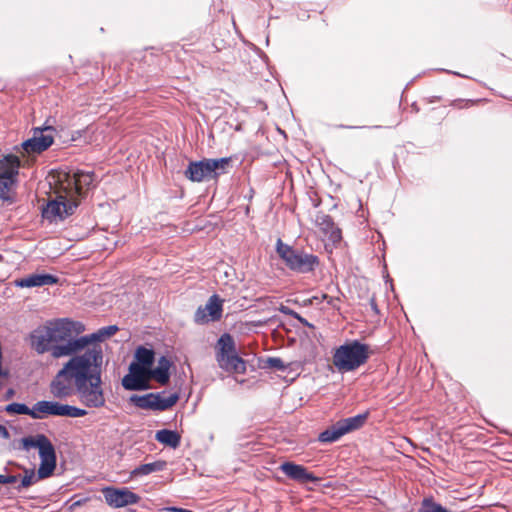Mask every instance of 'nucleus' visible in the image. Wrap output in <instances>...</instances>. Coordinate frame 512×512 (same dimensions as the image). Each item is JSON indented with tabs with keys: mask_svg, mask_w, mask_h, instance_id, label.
<instances>
[{
	"mask_svg": "<svg viewBox=\"0 0 512 512\" xmlns=\"http://www.w3.org/2000/svg\"><path fill=\"white\" fill-rule=\"evenodd\" d=\"M53 141L54 133L52 128L35 129L33 136L24 141L20 148L16 147L15 151L21 154L25 159V163L29 164L36 155L47 150L53 144Z\"/></svg>",
	"mask_w": 512,
	"mask_h": 512,
	"instance_id": "obj_11",
	"label": "nucleus"
},
{
	"mask_svg": "<svg viewBox=\"0 0 512 512\" xmlns=\"http://www.w3.org/2000/svg\"><path fill=\"white\" fill-rule=\"evenodd\" d=\"M341 231L336 226L330 229L327 233L326 241H323L325 244V247L332 248L336 246L341 241Z\"/></svg>",
	"mask_w": 512,
	"mask_h": 512,
	"instance_id": "obj_29",
	"label": "nucleus"
},
{
	"mask_svg": "<svg viewBox=\"0 0 512 512\" xmlns=\"http://www.w3.org/2000/svg\"><path fill=\"white\" fill-rule=\"evenodd\" d=\"M165 466L166 463L164 461H155L153 463L143 464L131 471V477L145 476L153 472L161 471Z\"/></svg>",
	"mask_w": 512,
	"mask_h": 512,
	"instance_id": "obj_22",
	"label": "nucleus"
},
{
	"mask_svg": "<svg viewBox=\"0 0 512 512\" xmlns=\"http://www.w3.org/2000/svg\"><path fill=\"white\" fill-rule=\"evenodd\" d=\"M117 326H107L99 329L97 332L78 337L77 339L70 340L66 344L62 346L55 347L53 349V357L54 358H62L67 357L73 353H77L87 347V345L96 344V342L103 341L111 336H113L117 332Z\"/></svg>",
	"mask_w": 512,
	"mask_h": 512,
	"instance_id": "obj_8",
	"label": "nucleus"
},
{
	"mask_svg": "<svg viewBox=\"0 0 512 512\" xmlns=\"http://www.w3.org/2000/svg\"><path fill=\"white\" fill-rule=\"evenodd\" d=\"M94 175L82 171H52L47 176L49 191L42 215L51 222L62 221L72 215L84 191L92 185Z\"/></svg>",
	"mask_w": 512,
	"mask_h": 512,
	"instance_id": "obj_1",
	"label": "nucleus"
},
{
	"mask_svg": "<svg viewBox=\"0 0 512 512\" xmlns=\"http://www.w3.org/2000/svg\"><path fill=\"white\" fill-rule=\"evenodd\" d=\"M16 184L15 178L0 176V199L3 201L12 202L14 198V186Z\"/></svg>",
	"mask_w": 512,
	"mask_h": 512,
	"instance_id": "obj_23",
	"label": "nucleus"
},
{
	"mask_svg": "<svg viewBox=\"0 0 512 512\" xmlns=\"http://www.w3.org/2000/svg\"><path fill=\"white\" fill-rule=\"evenodd\" d=\"M18 480L17 476L13 475H2L0 474V484H11L16 483Z\"/></svg>",
	"mask_w": 512,
	"mask_h": 512,
	"instance_id": "obj_31",
	"label": "nucleus"
},
{
	"mask_svg": "<svg viewBox=\"0 0 512 512\" xmlns=\"http://www.w3.org/2000/svg\"><path fill=\"white\" fill-rule=\"evenodd\" d=\"M281 471L290 479L301 484L319 482V478L309 472L304 466L293 462H285L280 466Z\"/></svg>",
	"mask_w": 512,
	"mask_h": 512,
	"instance_id": "obj_18",
	"label": "nucleus"
},
{
	"mask_svg": "<svg viewBox=\"0 0 512 512\" xmlns=\"http://www.w3.org/2000/svg\"><path fill=\"white\" fill-rule=\"evenodd\" d=\"M371 350L368 345L357 341H347L333 350L332 364L339 373L353 372L369 359Z\"/></svg>",
	"mask_w": 512,
	"mask_h": 512,
	"instance_id": "obj_5",
	"label": "nucleus"
},
{
	"mask_svg": "<svg viewBox=\"0 0 512 512\" xmlns=\"http://www.w3.org/2000/svg\"><path fill=\"white\" fill-rule=\"evenodd\" d=\"M20 159L13 154H7L0 157V176L17 178Z\"/></svg>",
	"mask_w": 512,
	"mask_h": 512,
	"instance_id": "obj_20",
	"label": "nucleus"
},
{
	"mask_svg": "<svg viewBox=\"0 0 512 512\" xmlns=\"http://www.w3.org/2000/svg\"><path fill=\"white\" fill-rule=\"evenodd\" d=\"M276 250L279 256L285 261L286 265L292 270L308 272L311 271L317 263L316 257L294 251L280 239L277 241Z\"/></svg>",
	"mask_w": 512,
	"mask_h": 512,
	"instance_id": "obj_12",
	"label": "nucleus"
},
{
	"mask_svg": "<svg viewBox=\"0 0 512 512\" xmlns=\"http://www.w3.org/2000/svg\"><path fill=\"white\" fill-rule=\"evenodd\" d=\"M72 356L65 364L75 377V383L101 377L104 364V354L99 344L87 345L84 349Z\"/></svg>",
	"mask_w": 512,
	"mask_h": 512,
	"instance_id": "obj_4",
	"label": "nucleus"
},
{
	"mask_svg": "<svg viewBox=\"0 0 512 512\" xmlns=\"http://www.w3.org/2000/svg\"><path fill=\"white\" fill-rule=\"evenodd\" d=\"M344 435L339 423L337 422L319 435L321 442H334Z\"/></svg>",
	"mask_w": 512,
	"mask_h": 512,
	"instance_id": "obj_26",
	"label": "nucleus"
},
{
	"mask_svg": "<svg viewBox=\"0 0 512 512\" xmlns=\"http://www.w3.org/2000/svg\"><path fill=\"white\" fill-rule=\"evenodd\" d=\"M229 158L204 159L189 164L186 176L193 182H201L218 177L229 166Z\"/></svg>",
	"mask_w": 512,
	"mask_h": 512,
	"instance_id": "obj_9",
	"label": "nucleus"
},
{
	"mask_svg": "<svg viewBox=\"0 0 512 512\" xmlns=\"http://www.w3.org/2000/svg\"><path fill=\"white\" fill-rule=\"evenodd\" d=\"M101 384L102 379L99 376H96L95 379L75 383L80 402L89 408L104 406L105 397Z\"/></svg>",
	"mask_w": 512,
	"mask_h": 512,
	"instance_id": "obj_13",
	"label": "nucleus"
},
{
	"mask_svg": "<svg viewBox=\"0 0 512 512\" xmlns=\"http://www.w3.org/2000/svg\"><path fill=\"white\" fill-rule=\"evenodd\" d=\"M75 377L66 364L58 371L49 385L50 393L54 398L66 399L75 392Z\"/></svg>",
	"mask_w": 512,
	"mask_h": 512,
	"instance_id": "obj_15",
	"label": "nucleus"
},
{
	"mask_svg": "<svg viewBox=\"0 0 512 512\" xmlns=\"http://www.w3.org/2000/svg\"><path fill=\"white\" fill-rule=\"evenodd\" d=\"M179 399L177 393L164 396L162 393H148L145 395H132L129 402L140 409L164 411L173 407Z\"/></svg>",
	"mask_w": 512,
	"mask_h": 512,
	"instance_id": "obj_14",
	"label": "nucleus"
},
{
	"mask_svg": "<svg viewBox=\"0 0 512 512\" xmlns=\"http://www.w3.org/2000/svg\"><path fill=\"white\" fill-rule=\"evenodd\" d=\"M365 420H366L365 415H357L354 417H350V418L341 420L338 423L345 435L346 433H349L351 431H354V430L360 428L364 424Z\"/></svg>",
	"mask_w": 512,
	"mask_h": 512,
	"instance_id": "obj_24",
	"label": "nucleus"
},
{
	"mask_svg": "<svg viewBox=\"0 0 512 512\" xmlns=\"http://www.w3.org/2000/svg\"><path fill=\"white\" fill-rule=\"evenodd\" d=\"M33 419H44L47 417H70L80 418L88 414L85 409L63 404L54 400H42L34 404Z\"/></svg>",
	"mask_w": 512,
	"mask_h": 512,
	"instance_id": "obj_10",
	"label": "nucleus"
},
{
	"mask_svg": "<svg viewBox=\"0 0 512 512\" xmlns=\"http://www.w3.org/2000/svg\"><path fill=\"white\" fill-rule=\"evenodd\" d=\"M222 311V300L217 295H213L204 306L197 309L194 320L200 325L217 321L221 318Z\"/></svg>",
	"mask_w": 512,
	"mask_h": 512,
	"instance_id": "obj_17",
	"label": "nucleus"
},
{
	"mask_svg": "<svg viewBox=\"0 0 512 512\" xmlns=\"http://www.w3.org/2000/svg\"><path fill=\"white\" fill-rule=\"evenodd\" d=\"M155 439L163 445L176 448L180 444L181 436L176 431L163 429L156 432Z\"/></svg>",
	"mask_w": 512,
	"mask_h": 512,
	"instance_id": "obj_21",
	"label": "nucleus"
},
{
	"mask_svg": "<svg viewBox=\"0 0 512 512\" xmlns=\"http://www.w3.org/2000/svg\"><path fill=\"white\" fill-rule=\"evenodd\" d=\"M5 410L10 414H23L29 415L33 418L34 405L29 408L27 405L22 403H11L6 406Z\"/></svg>",
	"mask_w": 512,
	"mask_h": 512,
	"instance_id": "obj_28",
	"label": "nucleus"
},
{
	"mask_svg": "<svg viewBox=\"0 0 512 512\" xmlns=\"http://www.w3.org/2000/svg\"><path fill=\"white\" fill-rule=\"evenodd\" d=\"M25 450L35 448L38 450L40 465L38 468L40 478H48L56 469V453L51 441L43 434L28 436L21 440Z\"/></svg>",
	"mask_w": 512,
	"mask_h": 512,
	"instance_id": "obj_6",
	"label": "nucleus"
},
{
	"mask_svg": "<svg viewBox=\"0 0 512 512\" xmlns=\"http://www.w3.org/2000/svg\"><path fill=\"white\" fill-rule=\"evenodd\" d=\"M85 331V326L79 321L68 318L53 319L33 330L29 336L31 347L39 354L51 351Z\"/></svg>",
	"mask_w": 512,
	"mask_h": 512,
	"instance_id": "obj_3",
	"label": "nucleus"
},
{
	"mask_svg": "<svg viewBox=\"0 0 512 512\" xmlns=\"http://www.w3.org/2000/svg\"><path fill=\"white\" fill-rule=\"evenodd\" d=\"M106 503L114 508L137 504L140 497L128 488L107 487L102 490Z\"/></svg>",
	"mask_w": 512,
	"mask_h": 512,
	"instance_id": "obj_16",
	"label": "nucleus"
},
{
	"mask_svg": "<svg viewBox=\"0 0 512 512\" xmlns=\"http://www.w3.org/2000/svg\"><path fill=\"white\" fill-rule=\"evenodd\" d=\"M315 221L317 226L316 233L322 241H326L327 233L335 226L334 223L326 215H318Z\"/></svg>",
	"mask_w": 512,
	"mask_h": 512,
	"instance_id": "obj_25",
	"label": "nucleus"
},
{
	"mask_svg": "<svg viewBox=\"0 0 512 512\" xmlns=\"http://www.w3.org/2000/svg\"><path fill=\"white\" fill-rule=\"evenodd\" d=\"M57 282V279L49 274H32L25 278L15 281L17 287H41L45 285H52Z\"/></svg>",
	"mask_w": 512,
	"mask_h": 512,
	"instance_id": "obj_19",
	"label": "nucleus"
},
{
	"mask_svg": "<svg viewBox=\"0 0 512 512\" xmlns=\"http://www.w3.org/2000/svg\"><path fill=\"white\" fill-rule=\"evenodd\" d=\"M216 360L219 367L227 372L243 374L246 364L236 352L235 342L230 334H223L217 341Z\"/></svg>",
	"mask_w": 512,
	"mask_h": 512,
	"instance_id": "obj_7",
	"label": "nucleus"
},
{
	"mask_svg": "<svg viewBox=\"0 0 512 512\" xmlns=\"http://www.w3.org/2000/svg\"><path fill=\"white\" fill-rule=\"evenodd\" d=\"M0 437L4 439H8L10 437V434L7 430V428L3 425H0Z\"/></svg>",
	"mask_w": 512,
	"mask_h": 512,
	"instance_id": "obj_32",
	"label": "nucleus"
},
{
	"mask_svg": "<svg viewBox=\"0 0 512 512\" xmlns=\"http://www.w3.org/2000/svg\"><path fill=\"white\" fill-rule=\"evenodd\" d=\"M155 353L152 349L140 346L136 349L134 360L129 365V372L122 379V386L129 391L150 389V381L155 380L166 385L170 379L171 361L161 356L153 367Z\"/></svg>",
	"mask_w": 512,
	"mask_h": 512,
	"instance_id": "obj_2",
	"label": "nucleus"
},
{
	"mask_svg": "<svg viewBox=\"0 0 512 512\" xmlns=\"http://www.w3.org/2000/svg\"><path fill=\"white\" fill-rule=\"evenodd\" d=\"M266 364L269 367L276 368L279 370H284L286 368V365L280 358H268Z\"/></svg>",
	"mask_w": 512,
	"mask_h": 512,
	"instance_id": "obj_30",
	"label": "nucleus"
},
{
	"mask_svg": "<svg viewBox=\"0 0 512 512\" xmlns=\"http://www.w3.org/2000/svg\"><path fill=\"white\" fill-rule=\"evenodd\" d=\"M43 478L39 477V471L35 472L33 469H26L25 474L21 480V483L17 487L18 489L21 488H28L31 485L35 484L39 480H42Z\"/></svg>",
	"mask_w": 512,
	"mask_h": 512,
	"instance_id": "obj_27",
	"label": "nucleus"
}]
</instances>
